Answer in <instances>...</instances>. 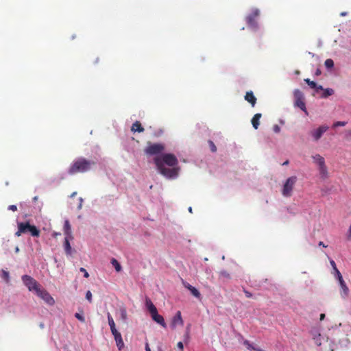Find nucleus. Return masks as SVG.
<instances>
[{
	"instance_id": "obj_1",
	"label": "nucleus",
	"mask_w": 351,
	"mask_h": 351,
	"mask_svg": "<svg viewBox=\"0 0 351 351\" xmlns=\"http://www.w3.org/2000/svg\"><path fill=\"white\" fill-rule=\"evenodd\" d=\"M154 161L159 173L165 178L174 179L178 177L180 168L174 154H164L155 157Z\"/></svg>"
},
{
	"instance_id": "obj_2",
	"label": "nucleus",
	"mask_w": 351,
	"mask_h": 351,
	"mask_svg": "<svg viewBox=\"0 0 351 351\" xmlns=\"http://www.w3.org/2000/svg\"><path fill=\"white\" fill-rule=\"evenodd\" d=\"M95 162L83 157H80L73 160L68 169L70 175L83 173L90 171Z\"/></svg>"
},
{
	"instance_id": "obj_3",
	"label": "nucleus",
	"mask_w": 351,
	"mask_h": 351,
	"mask_svg": "<svg viewBox=\"0 0 351 351\" xmlns=\"http://www.w3.org/2000/svg\"><path fill=\"white\" fill-rule=\"evenodd\" d=\"M29 232L32 236L38 237L40 230L34 225L29 222L18 223V230L15 232L16 237H20L22 234Z\"/></svg>"
},
{
	"instance_id": "obj_4",
	"label": "nucleus",
	"mask_w": 351,
	"mask_h": 351,
	"mask_svg": "<svg viewBox=\"0 0 351 351\" xmlns=\"http://www.w3.org/2000/svg\"><path fill=\"white\" fill-rule=\"evenodd\" d=\"M145 304L147 310L149 311L152 319L156 323L159 324L163 328L167 327V324L165 322L163 317L158 313L156 307L152 303L150 299L147 298Z\"/></svg>"
},
{
	"instance_id": "obj_5",
	"label": "nucleus",
	"mask_w": 351,
	"mask_h": 351,
	"mask_svg": "<svg viewBox=\"0 0 351 351\" xmlns=\"http://www.w3.org/2000/svg\"><path fill=\"white\" fill-rule=\"evenodd\" d=\"M313 159L315 163H316L318 166L319 174L321 178L323 179H326L328 178V169L327 167L325 164V160L324 157H322L319 154H315L313 156Z\"/></svg>"
},
{
	"instance_id": "obj_6",
	"label": "nucleus",
	"mask_w": 351,
	"mask_h": 351,
	"mask_svg": "<svg viewBox=\"0 0 351 351\" xmlns=\"http://www.w3.org/2000/svg\"><path fill=\"white\" fill-rule=\"evenodd\" d=\"M296 182V176H291L286 180L282 189V194L284 197H291L292 195V191Z\"/></svg>"
},
{
	"instance_id": "obj_7",
	"label": "nucleus",
	"mask_w": 351,
	"mask_h": 351,
	"mask_svg": "<svg viewBox=\"0 0 351 351\" xmlns=\"http://www.w3.org/2000/svg\"><path fill=\"white\" fill-rule=\"evenodd\" d=\"M21 278L23 282L27 287L29 291H34L36 293V292L40 289V285L30 276L23 275Z\"/></svg>"
},
{
	"instance_id": "obj_8",
	"label": "nucleus",
	"mask_w": 351,
	"mask_h": 351,
	"mask_svg": "<svg viewBox=\"0 0 351 351\" xmlns=\"http://www.w3.org/2000/svg\"><path fill=\"white\" fill-rule=\"evenodd\" d=\"M165 150V146L162 143H148L145 149V153L147 155H156L162 153Z\"/></svg>"
},
{
	"instance_id": "obj_9",
	"label": "nucleus",
	"mask_w": 351,
	"mask_h": 351,
	"mask_svg": "<svg viewBox=\"0 0 351 351\" xmlns=\"http://www.w3.org/2000/svg\"><path fill=\"white\" fill-rule=\"evenodd\" d=\"M293 95L295 98V106L300 108L302 111L305 112L306 114H308V111L306 110V104L304 102V95L302 91L299 89H295L293 92Z\"/></svg>"
},
{
	"instance_id": "obj_10",
	"label": "nucleus",
	"mask_w": 351,
	"mask_h": 351,
	"mask_svg": "<svg viewBox=\"0 0 351 351\" xmlns=\"http://www.w3.org/2000/svg\"><path fill=\"white\" fill-rule=\"evenodd\" d=\"M259 14V10L257 8H254L252 10V12L246 17V21L247 25L254 29H256L258 27L256 19L258 18Z\"/></svg>"
},
{
	"instance_id": "obj_11",
	"label": "nucleus",
	"mask_w": 351,
	"mask_h": 351,
	"mask_svg": "<svg viewBox=\"0 0 351 351\" xmlns=\"http://www.w3.org/2000/svg\"><path fill=\"white\" fill-rule=\"evenodd\" d=\"M312 338L315 342V343L317 346H320L322 343V337L320 333V329L317 326H313L311 328L309 331Z\"/></svg>"
},
{
	"instance_id": "obj_12",
	"label": "nucleus",
	"mask_w": 351,
	"mask_h": 351,
	"mask_svg": "<svg viewBox=\"0 0 351 351\" xmlns=\"http://www.w3.org/2000/svg\"><path fill=\"white\" fill-rule=\"evenodd\" d=\"M36 294L49 305H53L55 303L53 298L45 289L40 288Z\"/></svg>"
},
{
	"instance_id": "obj_13",
	"label": "nucleus",
	"mask_w": 351,
	"mask_h": 351,
	"mask_svg": "<svg viewBox=\"0 0 351 351\" xmlns=\"http://www.w3.org/2000/svg\"><path fill=\"white\" fill-rule=\"evenodd\" d=\"M328 130V127L327 125H321L316 130L311 131V135L315 141H317Z\"/></svg>"
},
{
	"instance_id": "obj_14",
	"label": "nucleus",
	"mask_w": 351,
	"mask_h": 351,
	"mask_svg": "<svg viewBox=\"0 0 351 351\" xmlns=\"http://www.w3.org/2000/svg\"><path fill=\"white\" fill-rule=\"evenodd\" d=\"M112 334L114 336L118 349L121 350L124 347V343L121 333L118 330H116L115 332H112Z\"/></svg>"
},
{
	"instance_id": "obj_15",
	"label": "nucleus",
	"mask_w": 351,
	"mask_h": 351,
	"mask_svg": "<svg viewBox=\"0 0 351 351\" xmlns=\"http://www.w3.org/2000/svg\"><path fill=\"white\" fill-rule=\"evenodd\" d=\"M339 282V285L341 287V295L342 298H345L348 295L349 293V289L347 287L345 281L343 280V278L338 280Z\"/></svg>"
},
{
	"instance_id": "obj_16",
	"label": "nucleus",
	"mask_w": 351,
	"mask_h": 351,
	"mask_svg": "<svg viewBox=\"0 0 351 351\" xmlns=\"http://www.w3.org/2000/svg\"><path fill=\"white\" fill-rule=\"evenodd\" d=\"M245 100L249 102L252 107H254L256 103V98L252 91H247L245 95Z\"/></svg>"
},
{
	"instance_id": "obj_17",
	"label": "nucleus",
	"mask_w": 351,
	"mask_h": 351,
	"mask_svg": "<svg viewBox=\"0 0 351 351\" xmlns=\"http://www.w3.org/2000/svg\"><path fill=\"white\" fill-rule=\"evenodd\" d=\"M73 239H70V237H65L64 241V248L66 255L70 256L72 254L73 250L70 244V240Z\"/></svg>"
},
{
	"instance_id": "obj_18",
	"label": "nucleus",
	"mask_w": 351,
	"mask_h": 351,
	"mask_svg": "<svg viewBox=\"0 0 351 351\" xmlns=\"http://www.w3.org/2000/svg\"><path fill=\"white\" fill-rule=\"evenodd\" d=\"M231 279L230 274L226 270H221L219 272V280L226 282Z\"/></svg>"
},
{
	"instance_id": "obj_19",
	"label": "nucleus",
	"mask_w": 351,
	"mask_h": 351,
	"mask_svg": "<svg viewBox=\"0 0 351 351\" xmlns=\"http://www.w3.org/2000/svg\"><path fill=\"white\" fill-rule=\"evenodd\" d=\"M184 286L191 291V294L193 296H195L197 298H201V294L199 291L195 287H193L188 282H184Z\"/></svg>"
},
{
	"instance_id": "obj_20",
	"label": "nucleus",
	"mask_w": 351,
	"mask_h": 351,
	"mask_svg": "<svg viewBox=\"0 0 351 351\" xmlns=\"http://www.w3.org/2000/svg\"><path fill=\"white\" fill-rule=\"evenodd\" d=\"M183 324H184V322H183V320H182V318L181 312L180 311H178L176 313V315L173 318L172 326L175 327L177 325L182 326Z\"/></svg>"
},
{
	"instance_id": "obj_21",
	"label": "nucleus",
	"mask_w": 351,
	"mask_h": 351,
	"mask_svg": "<svg viewBox=\"0 0 351 351\" xmlns=\"http://www.w3.org/2000/svg\"><path fill=\"white\" fill-rule=\"evenodd\" d=\"M64 233L65 234V237H70V239H73L72 236L71 227L68 220L64 221Z\"/></svg>"
},
{
	"instance_id": "obj_22",
	"label": "nucleus",
	"mask_w": 351,
	"mask_h": 351,
	"mask_svg": "<svg viewBox=\"0 0 351 351\" xmlns=\"http://www.w3.org/2000/svg\"><path fill=\"white\" fill-rule=\"evenodd\" d=\"M262 114L261 113H256L252 117L251 122L253 125V128L256 130L258 129L260 125V119L261 118Z\"/></svg>"
},
{
	"instance_id": "obj_23",
	"label": "nucleus",
	"mask_w": 351,
	"mask_h": 351,
	"mask_svg": "<svg viewBox=\"0 0 351 351\" xmlns=\"http://www.w3.org/2000/svg\"><path fill=\"white\" fill-rule=\"evenodd\" d=\"M131 130L133 132H143L145 129L141 125V123L140 121H136L132 125V128H131Z\"/></svg>"
},
{
	"instance_id": "obj_24",
	"label": "nucleus",
	"mask_w": 351,
	"mask_h": 351,
	"mask_svg": "<svg viewBox=\"0 0 351 351\" xmlns=\"http://www.w3.org/2000/svg\"><path fill=\"white\" fill-rule=\"evenodd\" d=\"M108 321L111 332H113L117 330L115 326L114 321L110 313H108Z\"/></svg>"
},
{
	"instance_id": "obj_25",
	"label": "nucleus",
	"mask_w": 351,
	"mask_h": 351,
	"mask_svg": "<svg viewBox=\"0 0 351 351\" xmlns=\"http://www.w3.org/2000/svg\"><path fill=\"white\" fill-rule=\"evenodd\" d=\"M334 94V90L330 88H324L322 95V98H327L328 97Z\"/></svg>"
},
{
	"instance_id": "obj_26",
	"label": "nucleus",
	"mask_w": 351,
	"mask_h": 351,
	"mask_svg": "<svg viewBox=\"0 0 351 351\" xmlns=\"http://www.w3.org/2000/svg\"><path fill=\"white\" fill-rule=\"evenodd\" d=\"M111 264L113 265V267H114L115 270L117 272H119L121 271L122 267H121L120 263L114 258H112L111 259Z\"/></svg>"
},
{
	"instance_id": "obj_27",
	"label": "nucleus",
	"mask_w": 351,
	"mask_h": 351,
	"mask_svg": "<svg viewBox=\"0 0 351 351\" xmlns=\"http://www.w3.org/2000/svg\"><path fill=\"white\" fill-rule=\"evenodd\" d=\"M324 65L328 69H331L334 66V62L332 59H327L324 62Z\"/></svg>"
},
{
	"instance_id": "obj_28",
	"label": "nucleus",
	"mask_w": 351,
	"mask_h": 351,
	"mask_svg": "<svg viewBox=\"0 0 351 351\" xmlns=\"http://www.w3.org/2000/svg\"><path fill=\"white\" fill-rule=\"evenodd\" d=\"M304 82L311 88H315L317 87V84L314 81L310 80V79H305Z\"/></svg>"
},
{
	"instance_id": "obj_29",
	"label": "nucleus",
	"mask_w": 351,
	"mask_h": 351,
	"mask_svg": "<svg viewBox=\"0 0 351 351\" xmlns=\"http://www.w3.org/2000/svg\"><path fill=\"white\" fill-rule=\"evenodd\" d=\"M244 345L247 347V349L251 350H255V351H256V350L258 349V348H254V346H253L250 343V341H247V340H245V341H244Z\"/></svg>"
},
{
	"instance_id": "obj_30",
	"label": "nucleus",
	"mask_w": 351,
	"mask_h": 351,
	"mask_svg": "<svg viewBox=\"0 0 351 351\" xmlns=\"http://www.w3.org/2000/svg\"><path fill=\"white\" fill-rule=\"evenodd\" d=\"M208 145L210 146V149L212 152H217V147L215 146V143L212 141H208Z\"/></svg>"
},
{
	"instance_id": "obj_31",
	"label": "nucleus",
	"mask_w": 351,
	"mask_h": 351,
	"mask_svg": "<svg viewBox=\"0 0 351 351\" xmlns=\"http://www.w3.org/2000/svg\"><path fill=\"white\" fill-rule=\"evenodd\" d=\"M347 124L346 121H337L333 123V127L337 128L339 126H345Z\"/></svg>"
},
{
	"instance_id": "obj_32",
	"label": "nucleus",
	"mask_w": 351,
	"mask_h": 351,
	"mask_svg": "<svg viewBox=\"0 0 351 351\" xmlns=\"http://www.w3.org/2000/svg\"><path fill=\"white\" fill-rule=\"evenodd\" d=\"M333 270H334L335 275L336 278H337V280L343 278L341 274L340 273V271H339L337 267H336V269H333Z\"/></svg>"
},
{
	"instance_id": "obj_33",
	"label": "nucleus",
	"mask_w": 351,
	"mask_h": 351,
	"mask_svg": "<svg viewBox=\"0 0 351 351\" xmlns=\"http://www.w3.org/2000/svg\"><path fill=\"white\" fill-rule=\"evenodd\" d=\"M333 270H334L335 275L336 278H337V280L343 278L341 274L340 273V271H339L337 267H336V269H333Z\"/></svg>"
},
{
	"instance_id": "obj_34",
	"label": "nucleus",
	"mask_w": 351,
	"mask_h": 351,
	"mask_svg": "<svg viewBox=\"0 0 351 351\" xmlns=\"http://www.w3.org/2000/svg\"><path fill=\"white\" fill-rule=\"evenodd\" d=\"M75 317L80 320L81 322H85V319L84 316L78 313H76Z\"/></svg>"
},
{
	"instance_id": "obj_35",
	"label": "nucleus",
	"mask_w": 351,
	"mask_h": 351,
	"mask_svg": "<svg viewBox=\"0 0 351 351\" xmlns=\"http://www.w3.org/2000/svg\"><path fill=\"white\" fill-rule=\"evenodd\" d=\"M121 317L123 320H126L127 319V312L125 309L121 310Z\"/></svg>"
},
{
	"instance_id": "obj_36",
	"label": "nucleus",
	"mask_w": 351,
	"mask_h": 351,
	"mask_svg": "<svg viewBox=\"0 0 351 351\" xmlns=\"http://www.w3.org/2000/svg\"><path fill=\"white\" fill-rule=\"evenodd\" d=\"M86 298L89 301V302H92V293L90 291L86 292Z\"/></svg>"
},
{
	"instance_id": "obj_37",
	"label": "nucleus",
	"mask_w": 351,
	"mask_h": 351,
	"mask_svg": "<svg viewBox=\"0 0 351 351\" xmlns=\"http://www.w3.org/2000/svg\"><path fill=\"white\" fill-rule=\"evenodd\" d=\"M80 271L83 272V274H84V276L85 278H88V277H89V274H88V273L87 272V271H86L84 267H81V268L80 269Z\"/></svg>"
},
{
	"instance_id": "obj_38",
	"label": "nucleus",
	"mask_w": 351,
	"mask_h": 351,
	"mask_svg": "<svg viewBox=\"0 0 351 351\" xmlns=\"http://www.w3.org/2000/svg\"><path fill=\"white\" fill-rule=\"evenodd\" d=\"M8 210H12V211H16L17 207L16 205H10L8 206Z\"/></svg>"
},
{
	"instance_id": "obj_39",
	"label": "nucleus",
	"mask_w": 351,
	"mask_h": 351,
	"mask_svg": "<svg viewBox=\"0 0 351 351\" xmlns=\"http://www.w3.org/2000/svg\"><path fill=\"white\" fill-rule=\"evenodd\" d=\"M244 293L247 298H250L252 297V294L250 291L244 290Z\"/></svg>"
},
{
	"instance_id": "obj_40",
	"label": "nucleus",
	"mask_w": 351,
	"mask_h": 351,
	"mask_svg": "<svg viewBox=\"0 0 351 351\" xmlns=\"http://www.w3.org/2000/svg\"><path fill=\"white\" fill-rule=\"evenodd\" d=\"M177 346L178 348H179L180 349L181 351H183V348H184V346H183V343L181 341H179L177 344Z\"/></svg>"
},
{
	"instance_id": "obj_41",
	"label": "nucleus",
	"mask_w": 351,
	"mask_h": 351,
	"mask_svg": "<svg viewBox=\"0 0 351 351\" xmlns=\"http://www.w3.org/2000/svg\"><path fill=\"white\" fill-rule=\"evenodd\" d=\"M330 263L331 266L332 267V269H336L337 266H336L335 262L333 260H330Z\"/></svg>"
},
{
	"instance_id": "obj_42",
	"label": "nucleus",
	"mask_w": 351,
	"mask_h": 351,
	"mask_svg": "<svg viewBox=\"0 0 351 351\" xmlns=\"http://www.w3.org/2000/svg\"><path fill=\"white\" fill-rule=\"evenodd\" d=\"M315 90L316 92H318L319 90H323L324 88H323V87L321 86V85H317V87H315Z\"/></svg>"
},
{
	"instance_id": "obj_43",
	"label": "nucleus",
	"mask_w": 351,
	"mask_h": 351,
	"mask_svg": "<svg viewBox=\"0 0 351 351\" xmlns=\"http://www.w3.org/2000/svg\"><path fill=\"white\" fill-rule=\"evenodd\" d=\"M3 277L8 281L9 274L7 271H3Z\"/></svg>"
},
{
	"instance_id": "obj_44",
	"label": "nucleus",
	"mask_w": 351,
	"mask_h": 351,
	"mask_svg": "<svg viewBox=\"0 0 351 351\" xmlns=\"http://www.w3.org/2000/svg\"><path fill=\"white\" fill-rule=\"evenodd\" d=\"M274 130L275 132H280V127L277 125H276L274 127Z\"/></svg>"
},
{
	"instance_id": "obj_45",
	"label": "nucleus",
	"mask_w": 351,
	"mask_h": 351,
	"mask_svg": "<svg viewBox=\"0 0 351 351\" xmlns=\"http://www.w3.org/2000/svg\"><path fill=\"white\" fill-rule=\"evenodd\" d=\"M321 73H322L321 70L319 69H317L315 71V75L318 76V75H321Z\"/></svg>"
},
{
	"instance_id": "obj_46",
	"label": "nucleus",
	"mask_w": 351,
	"mask_h": 351,
	"mask_svg": "<svg viewBox=\"0 0 351 351\" xmlns=\"http://www.w3.org/2000/svg\"><path fill=\"white\" fill-rule=\"evenodd\" d=\"M318 245H319V246H322V247H327V245H326L324 243V242H322V241H319Z\"/></svg>"
},
{
	"instance_id": "obj_47",
	"label": "nucleus",
	"mask_w": 351,
	"mask_h": 351,
	"mask_svg": "<svg viewBox=\"0 0 351 351\" xmlns=\"http://www.w3.org/2000/svg\"><path fill=\"white\" fill-rule=\"evenodd\" d=\"M145 350L146 351H151V349H150V348L149 346L148 343H147L146 345H145Z\"/></svg>"
},
{
	"instance_id": "obj_48",
	"label": "nucleus",
	"mask_w": 351,
	"mask_h": 351,
	"mask_svg": "<svg viewBox=\"0 0 351 351\" xmlns=\"http://www.w3.org/2000/svg\"><path fill=\"white\" fill-rule=\"evenodd\" d=\"M325 318V314L322 313L320 315V320L322 321Z\"/></svg>"
},
{
	"instance_id": "obj_49",
	"label": "nucleus",
	"mask_w": 351,
	"mask_h": 351,
	"mask_svg": "<svg viewBox=\"0 0 351 351\" xmlns=\"http://www.w3.org/2000/svg\"><path fill=\"white\" fill-rule=\"evenodd\" d=\"M289 164V160H286L283 164L282 165H287Z\"/></svg>"
},
{
	"instance_id": "obj_50",
	"label": "nucleus",
	"mask_w": 351,
	"mask_h": 351,
	"mask_svg": "<svg viewBox=\"0 0 351 351\" xmlns=\"http://www.w3.org/2000/svg\"><path fill=\"white\" fill-rule=\"evenodd\" d=\"M15 252H16V253L19 252V247H16V248H15Z\"/></svg>"
},
{
	"instance_id": "obj_51",
	"label": "nucleus",
	"mask_w": 351,
	"mask_h": 351,
	"mask_svg": "<svg viewBox=\"0 0 351 351\" xmlns=\"http://www.w3.org/2000/svg\"><path fill=\"white\" fill-rule=\"evenodd\" d=\"M38 199V197L35 196L34 198H33V200L35 202Z\"/></svg>"
},
{
	"instance_id": "obj_52",
	"label": "nucleus",
	"mask_w": 351,
	"mask_h": 351,
	"mask_svg": "<svg viewBox=\"0 0 351 351\" xmlns=\"http://www.w3.org/2000/svg\"><path fill=\"white\" fill-rule=\"evenodd\" d=\"M189 211L192 213V208L191 207L189 208Z\"/></svg>"
},
{
	"instance_id": "obj_53",
	"label": "nucleus",
	"mask_w": 351,
	"mask_h": 351,
	"mask_svg": "<svg viewBox=\"0 0 351 351\" xmlns=\"http://www.w3.org/2000/svg\"><path fill=\"white\" fill-rule=\"evenodd\" d=\"M349 233L351 234V224H350V226L349 228V230H348Z\"/></svg>"
},
{
	"instance_id": "obj_54",
	"label": "nucleus",
	"mask_w": 351,
	"mask_h": 351,
	"mask_svg": "<svg viewBox=\"0 0 351 351\" xmlns=\"http://www.w3.org/2000/svg\"><path fill=\"white\" fill-rule=\"evenodd\" d=\"M348 134L351 136V130L348 132Z\"/></svg>"
},
{
	"instance_id": "obj_55",
	"label": "nucleus",
	"mask_w": 351,
	"mask_h": 351,
	"mask_svg": "<svg viewBox=\"0 0 351 351\" xmlns=\"http://www.w3.org/2000/svg\"><path fill=\"white\" fill-rule=\"evenodd\" d=\"M76 194V192H74L71 196H74Z\"/></svg>"
}]
</instances>
